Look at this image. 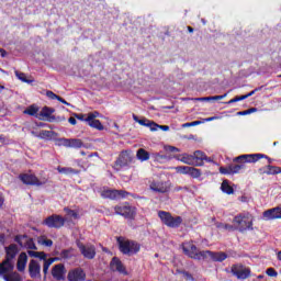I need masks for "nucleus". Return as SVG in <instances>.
<instances>
[{"label": "nucleus", "mask_w": 281, "mask_h": 281, "mask_svg": "<svg viewBox=\"0 0 281 281\" xmlns=\"http://www.w3.org/2000/svg\"><path fill=\"white\" fill-rule=\"evenodd\" d=\"M147 127H148L150 131L155 132V131H157V130L159 128V124L149 121V123L147 124Z\"/></svg>", "instance_id": "49"}, {"label": "nucleus", "mask_w": 281, "mask_h": 281, "mask_svg": "<svg viewBox=\"0 0 281 281\" xmlns=\"http://www.w3.org/2000/svg\"><path fill=\"white\" fill-rule=\"evenodd\" d=\"M170 181L154 180L149 183V189L153 192L166 194V192H170Z\"/></svg>", "instance_id": "7"}, {"label": "nucleus", "mask_w": 281, "mask_h": 281, "mask_svg": "<svg viewBox=\"0 0 281 281\" xmlns=\"http://www.w3.org/2000/svg\"><path fill=\"white\" fill-rule=\"evenodd\" d=\"M241 100H247V97L240 95V97H235L234 99H231L227 104H234V102H241Z\"/></svg>", "instance_id": "45"}, {"label": "nucleus", "mask_w": 281, "mask_h": 281, "mask_svg": "<svg viewBox=\"0 0 281 281\" xmlns=\"http://www.w3.org/2000/svg\"><path fill=\"white\" fill-rule=\"evenodd\" d=\"M4 202H5V199L3 198V194L0 193V207L3 206Z\"/></svg>", "instance_id": "60"}, {"label": "nucleus", "mask_w": 281, "mask_h": 281, "mask_svg": "<svg viewBox=\"0 0 281 281\" xmlns=\"http://www.w3.org/2000/svg\"><path fill=\"white\" fill-rule=\"evenodd\" d=\"M128 193L126 191H117V190H110L103 189L101 191V196L103 199H126Z\"/></svg>", "instance_id": "14"}, {"label": "nucleus", "mask_w": 281, "mask_h": 281, "mask_svg": "<svg viewBox=\"0 0 281 281\" xmlns=\"http://www.w3.org/2000/svg\"><path fill=\"white\" fill-rule=\"evenodd\" d=\"M111 271H116L117 273H121L122 276H127L128 271H126V267H124V263L120 261L117 257H114L110 263Z\"/></svg>", "instance_id": "18"}, {"label": "nucleus", "mask_w": 281, "mask_h": 281, "mask_svg": "<svg viewBox=\"0 0 281 281\" xmlns=\"http://www.w3.org/2000/svg\"><path fill=\"white\" fill-rule=\"evenodd\" d=\"M190 256L195 260H213L214 262H223V260H227V255L225 252H213L210 250H204L201 254L191 252Z\"/></svg>", "instance_id": "3"}, {"label": "nucleus", "mask_w": 281, "mask_h": 281, "mask_svg": "<svg viewBox=\"0 0 281 281\" xmlns=\"http://www.w3.org/2000/svg\"><path fill=\"white\" fill-rule=\"evenodd\" d=\"M158 216L164 225H167V227H179L181 223H183V220L181 216L173 217L172 214L166 211H159Z\"/></svg>", "instance_id": "4"}, {"label": "nucleus", "mask_w": 281, "mask_h": 281, "mask_svg": "<svg viewBox=\"0 0 281 281\" xmlns=\"http://www.w3.org/2000/svg\"><path fill=\"white\" fill-rule=\"evenodd\" d=\"M267 276H269L270 278H276L278 276V272L273 269V268H269L266 271Z\"/></svg>", "instance_id": "51"}, {"label": "nucleus", "mask_w": 281, "mask_h": 281, "mask_svg": "<svg viewBox=\"0 0 281 281\" xmlns=\"http://www.w3.org/2000/svg\"><path fill=\"white\" fill-rule=\"evenodd\" d=\"M46 95H47V98H49L50 100H58V98H60V97H58L56 93H54L53 91H47V92H46Z\"/></svg>", "instance_id": "52"}, {"label": "nucleus", "mask_w": 281, "mask_h": 281, "mask_svg": "<svg viewBox=\"0 0 281 281\" xmlns=\"http://www.w3.org/2000/svg\"><path fill=\"white\" fill-rule=\"evenodd\" d=\"M58 102H61V104H66V106H69V102H67L65 99L63 98H57Z\"/></svg>", "instance_id": "56"}, {"label": "nucleus", "mask_w": 281, "mask_h": 281, "mask_svg": "<svg viewBox=\"0 0 281 281\" xmlns=\"http://www.w3.org/2000/svg\"><path fill=\"white\" fill-rule=\"evenodd\" d=\"M19 178L25 186H45L47 183V179L40 180L32 173H22Z\"/></svg>", "instance_id": "8"}, {"label": "nucleus", "mask_w": 281, "mask_h": 281, "mask_svg": "<svg viewBox=\"0 0 281 281\" xmlns=\"http://www.w3.org/2000/svg\"><path fill=\"white\" fill-rule=\"evenodd\" d=\"M83 143L78 138H69L68 148H82Z\"/></svg>", "instance_id": "34"}, {"label": "nucleus", "mask_w": 281, "mask_h": 281, "mask_svg": "<svg viewBox=\"0 0 281 281\" xmlns=\"http://www.w3.org/2000/svg\"><path fill=\"white\" fill-rule=\"evenodd\" d=\"M165 150H167V153H179V148L173 146H167L165 147Z\"/></svg>", "instance_id": "53"}, {"label": "nucleus", "mask_w": 281, "mask_h": 281, "mask_svg": "<svg viewBox=\"0 0 281 281\" xmlns=\"http://www.w3.org/2000/svg\"><path fill=\"white\" fill-rule=\"evenodd\" d=\"M214 120H221V116H211V117L204 119L202 122L204 124V122H214Z\"/></svg>", "instance_id": "54"}, {"label": "nucleus", "mask_w": 281, "mask_h": 281, "mask_svg": "<svg viewBox=\"0 0 281 281\" xmlns=\"http://www.w3.org/2000/svg\"><path fill=\"white\" fill-rule=\"evenodd\" d=\"M65 273H67L65 265L58 263L52 269V276L55 280H65Z\"/></svg>", "instance_id": "20"}, {"label": "nucleus", "mask_w": 281, "mask_h": 281, "mask_svg": "<svg viewBox=\"0 0 281 281\" xmlns=\"http://www.w3.org/2000/svg\"><path fill=\"white\" fill-rule=\"evenodd\" d=\"M244 168H245V165L231 166V170L233 175H238V172H240Z\"/></svg>", "instance_id": "41"}, {"label": "nucleus", "mask_w": 281, "mask_h": 281, "mask_svg": "<svg viewBox=\"0 0 281 281\" xmlns=\"http://www.w3.org/2000/svg\"><path fill=\"white\" fill-rule=\"evenodd\" d=\"M75 117L77 120H80L81 122H87L88 126L91 128H95L97 131H104V125L98 120L100 117L99 112H91L88 114H75Z\"/></svg>", "instance_id": "2"}, {"label": "nucleus", "mask_w": 281, "mask_h": 281, "mask_svg": "<svg viewBox=\"0 0 281 281\" xmlns=\"http://www.w3.org/2000/svg\"><path fill=\"white\" fill-rule=\"evenodd\" d=\"M136 157L138 161H148L150 159V154H148L146 149L140 148L137 150Z\"/></svg>", "instance_id": "27"}, {"label": "nucleus", "mask_w": 281, "mask_h": 281, "mask_svg": "<svg viewBox=\"0 0 281 281\" xmlns=\"http://www.w3.org/2000/svg\"><path fill=\"white\" fill-rule=\"evenodd\" d=\"M4 281H23L19 272H11L8 277L4 278Z\"/></svg>", "instance_id": "36"}, {"label": "nucleus", "mask_w": 281, "mask_h": 281, "mask_svg": "<svg viewBox=\"0 0 281 281\" xmlns=\"http://www.w3.org/2000/svg\"><path fill=\"white\" fill-rule=\"evenodd\" d=\"M134 122H137V124H140V126H148V123L150 122L148 119H140L137 117V115L133 114Z\"/></svg>", "instance_id": "39"}, {"label": "nucleus", "mask_w": 281, "mask_h": 281, "mask_svg": "<svg viewBox=\"0 0 281 281\" xmlns=\"http://www.w3.org/2000/svg\"><path fill=\"white\" fill-rule=\"evenodd\" d=\"M43 225L58 229L65 225V218L60 215H50L44 220Z\"/></svg>", "instance_id": "9"}, {"label": "nucleus", "mask_w": 281, "mask_h": 281, "mask_svg": "<svg viewBox=\"0 0 281 281\" xmlns=\"http://www.w3.org/2000/svg\"><path fill=\"white\" fill-rule=\"evenodd\" d=\"M233 224L239 232H247V229H254V215L250 213H240L235 216Z\"/></svg>", "instance_id": "1"}, {"label": "nucleus", "mask_w": 281, "mask_h": 281, "mask_svg": "<svg viewBox=\"0 0 281 281\" xmlns=\"http://www.w3.org/2000/svg\"><path fill=\"white\" fill-rule=\"evenodd\" d=\"M56 146H65L66 148H69V138H58L56 140Z\"/></svg>", "instance_id": "40"}, {"label": "nucleus", "mask_w": 281, "mask_h": 281, "mask_svg": "<svg viewBox=\"0 0 281 281\" xmlns=\"http://www.w3.org/2000/svg\"><path fill=\"white\" fill-rule=\"evenodd\" d=\"M15 240L21 245V247H26V249H33L36 251V244H34V239L27 237L26 235H20L15 237Z\"/></svg>", "instance_id": "16"}, {"label": "nucleus", "mask_w": 281, "mask_h": 281, "mask_svg": "<svg viewBox=\"0 0 281 281\" xmlns=\"http://www.w3.org/2000/svg\"><path fill=\"white\" fill-rule=\"evenodd\" d=\"M64 212H66L67 218H74L75 221L80 218V212L78 210H70V209H64Z\"/></svg>", "instance_id": "29"}, {"label": "nucleus", "mask_w": 281, "mask_h": 281, "mask_svg": "<svg viewBox=\"0 0 281 281\" xmlns=\"http://www.w3.org/2000/svg\"><path fill=\"white\" fill-rule=\"evenodd\" d=\"M205 159H207V156H205V154L201 150H196L193 154V161H195V164H199V161H205Z\"/></svg>", "instance_id": "33"}, {"label": "nucleus", "mask_w": 281, "mask_h": 281, "mask_svg": "<svg viewBox=\"0 0 281 281\" xmlns=\"http://www.w3.org/2000/svg\"><path fill=\"white\" fill-rule=\"evenodd\" d=\"M221 190L225 194H232L234 192V188H232V186H229V181H227V180H224L222 182Z\"/></svg>", "instance_id": "32"}, {"label": "nucleus", "mask_w": 281, "mask_h": 281, "mask_svg": "<svg viewBox=\"0 0 281 281\" xmlns=\"http://www.w3.org/2000/svg\"><path fill=\"white\" fill-rule=\"evenodd\" d=\"M177 159L182 164H187V166H201V164L194 161V156L190 154L179 155Z\"/></svg>", "instance_id": "22"}, {"label": "nucleus", "mask_w": 281, "mask_h": 281, "mask_svg": "<svg viewBox=\"0 0 281 281\" xmlns=\"http://www.w3.org/2000/svg\"><path fill=\"white\" fill-rule=\"evenodd\" d=\"M154 158H155V161H161V159H166V156H162L160 154H155Z\"/></svg>", "instance_id": "55"}, {"label": "nucleus", "mask_w": 281, "mask_h": 281, "mask_svg": "<svg viewBox=\"0 0 281 281\" xmlns=\"http://www.w3.org/2000/svg\"><path fill=\"white\" fill-rule=\"evenodd\" d=\"M263 218L266 221H273L276 218H281V207H274L266 211L263 213Z\"/></svg>", "instance_id": "21"}, {"label": "nucleus", "mask_w": 281, "mask_h": 281, "mask_svg": "<svg viewBox=\"0 0 281 281\" xmlns=\"http://www.w3.org/2000/svg\"><path fill=\"white\" fill-rule=\"evenodd\" d=\"M3 89H5V87H3V86H0V91H3Z\"/></svg>", "instance_id": "64"}, {"label": "nucleus", "mask_w": 281, "mask_h": 281, "mask_svg": "<svg viewBox=\"0 0 281 281\" xmlns=\"http://www.w3.org/2000/svg\"><path fill=\"white\" fill-rule=\"evenodd\" d=\"M27 254L31 258H38L40 260H44V266H43L44 276H47V272L49 271V267H52V265H54V262L58 260L57 258L47 259V255L44 251L29 250Z\"/></svg>", "instance_id": "5"}, {"label": "nucleus", "mask_w": 281, "mask_h": 281, "mask_svg": "<svg viewBox=\"0 0 281 281\" xmlns=\"http://www.w3.org/2000/svg\"><path fill=\"white\" fill-rule=\"evenodd\" d=\"M38 245H43V247H52L54 245V241L52 239H48L47 236L42 235L37 238Z\"/></svg>", "instance_id": "31"}, {"label": "nucleus", "mask_w": 281, "mask_h": 281, "mask_svg": "<svg viewBox=\"0 0 281 281\" xmlns=\"http://www.w3.org/2000/svg\"><path fill=\"white\" fill-rule=\"evenodd\" d=\"M13 272H14V262H12L10 259H4L0 263V278L4 280V278H8Z\"/></svg>", "instance_id": "13"}, {"label": "nucleus", "mask_w": 281, "mask_h": 281, "mask_svg": "<svg viewBox=\"0 0 281 281\" xmlns=\"http://www.w3.org/2000/svg\"><path fill=\"white\" fill-rule=\"evenodd\" d=\"M24 115H38V108L36 105H30L27 110H24Z\"/></svg>", "instance_id": "35"}, {"label": "nucleus", "mask_w": 281, "mask_h": 281, "mask_svg": "<svg viewBox=\"0 0 281 281\" xmlns=\"http://www.w3.org/2000/svg\"><path fill=\"white\" fill-rule=\"evenodd\" d=\"M158 128L161 131H170V127L168 125H158Z\"/></svg>", "instance_id": "58"}, {"label": "nucleus", "mask_w": 281, "mask_h": 281, "mask_svg": "<svg viewBox=\"0 0 281 281\" xmlns=\"http://www.w3.org/2000/svg\"><path fill=\"white\" fill-rule=\"evenodd\" d=\"M57 170H58V172H59L60 175H71V173L76 172V171H75L74 169H71V168H61V167H58Z\"/></svg>", "instance_id": "42"}, {"label": "nucleus", "mask_w": 281, "mask_h": 281, "mask_svg": "<svg viewBox=\"0 0 281 281\" xmlns=\"http://www.w3.org/2000/svg\"><path fill=\"white\" fill-rule=\"evenodd\" d=\"M232 273L238 278V280H246V278L250 276L251 270L243 265H235L232 267Z\"/></svg>", "instance_id": "12"}, {"label": "nucleus", "mask_w": 281, "mask_h": 281, "mask_svg": "<svg viewBox=\"0 0 281 281\" xmlns=\"http://www.w3.org/2000/svg\"><path fill=\"white\" fill-rule=\"evenodd\" d=\"M29 273H30V277L33 278V280L41 278V263L32 259L29 262Z\"/></svg>", "instance_id": "17"}, {"label": "nucleus", "mask_w": 281, "mask_h": 281, "mask_svg": "<svg viewBox=\"0 0 281 281\" xmlns=\"http://www.w3.org/2000/svg\"><path fill=\"white\" fill-rule=\"evenodd\" d=\"M195 100L198 102H212V100H218V99H216V95H214V97L196 98Z\"/></svg>", "instance_id": "44"}, {"label": "nucleus", "mask_w": 281, "mask_h": 281, "mask_svg": "<svg viewBox=\"0 0 281 281\" xmlns=\"http://www.w3.org/2000/svg\"><path fill=\"white\" fill-rule=\"evenodd\" d=\"M78 247L82 256L86 257L88 260H93V258H95V247L93 245L91 244L83 245L79 243Z\"/></svg>", "instance_id": "15"}, {"label": "nucleus", "mask_w": 281, "mask_h": 281, "mask_svg": "<svg viewBox=\"0 0 281 281\" xmlns=\"http://www.w3.org/2000/svg\"><path fill=\"white\" fill-rule=\"evenodd\" d=\"M220 172H221V175H233L232 173V167L231 166H228V167H221L220 168Z\"/></svg>", "instance_id": "47"}, {"label": "nucleus", "mask_w": 281, "mask_h": 281, "mask_svg": "<svg viewBox=\"0 0 281 281\" xmlns=\"http://www.w3.org/2000/svg\"><path fill=\"white\" fill-rule=\"evenodd\" d=\"M38 137H40V139L52 140V139H56V137H58V135L56 134V132L42 131V132H40Z\"/></svg>", "instance_id": "26"}, {"label": "nucleus", "mask_w": 281, "mask_h": 281, "mask_svg": "<svg viewBox=\"0 0 281 281\" xmlns=\"http://www.w3.org/2000/svg\"><path fill=\"white\" fill-rule=\"evenodd\" d=\"M175 170L178 175H190V167L189 166L175 167Z\"/></svg>", "instance_id": "38"}, {"label": "nucleus", "mask_w": 281, "mask_h": 281, "mask_svg": "<svg viewBox=\"0 0 281 281\" xmlns=\"http://www.w3.org/2000/svg\"><path fill=\"white\" fill-rule=\"evenodd\" d=\"M18 251H19V248L14 244L7 247V258H5V260H10L12 262V260L16 256Z\"/></svg>", "instance_id": "25"}, {"label": "nucleus", "mask_w": 281, "mask_h": 281, "mask_svg": "<svg viewBox=\"0 0 281 281\" xmlns=\"http://www.w3.org/2000/svg\"><path fill=\"white\" fill-rule=\"evenodd\" d=\"M68 122H69V124H71L72 126H76V124H77V121H76V119H74V117H69Z\"/></svg>", "instance_id": "59"}, {"label": "nucleus", "mask_w": 281, "mask_h": 281, "mask_svg": "<svg viewBox=\"0 0 281 281\" xmlns=\"http://www.w3.org/2000/svg\"><path fill=\"white\" fill-rule=\"evenodd\" d=\"M254 93H256V90H252L247 94H244V97L251 98V95H254Z\"/></svg>", "instance_id": "61"}, {"label": "nucleus", "mask_w": 281, "mask_h": 281, "mask_svg": "<svg viewBox=\"0 0 281 281\" xmlns=\"http://www.w3.org/2000/svg\"><path fill=\"white\" fill-rule=\"evenodd\" d=\"M182 249H183V254H186V256H189V258H193V260H195V259H194V257L191 256V254H201L202 252V251H199L196 249V246H194V244H192V243H184L182 245Z\"/></svg>", "instance_id": "23"}, {"label": "nucleus", "mask_w": 281, "mask_h": 281, "mask_svg": "<svg viewBox=\"0 0 281 281\" xmlns=\"http://www.w3.org/2000/svg\"><path fill=\"white\" fill-rule=\"evenodd\" d=\"M119 247L122 254H137L139 251V244L128 239L119 238Z\"/></svg>", "instance_id": "6"}, {"label": "nucleus", "mask_w": 281, "mask_h": 281, "mask_svg": "<svg viewBox=\"0 0 281 281\" xmlns=\"http://www.w3.org/2000/svg\"><path fill=\"white\" fill-rule=\"evenodd\" d=\"M15 76L18 79L21 80V82H25L26 85H32V82H34V79L27 78V75H25V72H20L15 70Z\"/></svg>", "instance_id": "28"}, {"label": "nucleus", "mask_w": 281, "mask_h": 281, "mask_svg": "<svg viewBox=\"0 0 281 281\" xmlns=\"http://www.w3.org/2000/svg\"><path fill=\"white\" fill-rule=\"evenodd\" d=\"M199 124H203L202 121H194V122H191V123H184L182 124V128H188L190 126H199Z\"/></svg>", "instance_id": "46"}, {"label": "nucleus", "mask_w": 281, "mask_h": 281, "mask_svg": "<svg viewBox=\"0 0 281 281\" xmlns=\"http://www.w3.org/2000/svg\"><path fill=\"white\" fill-rule=\"evenodd\" d=\"M18 271H25V268L27 267V254L22 252L20 254L18 258Z\"/></svg>", "instance_id": "24"}, {"label": "nucleus", "mask_w": 281, "mask_h": 281, "mask_svg": "<svg viewBox=\"0 0 281 281\" xmlns=\"http://www.w3.org/2000/svg\"><path fill=\"white\" fill-rule=\"evenodd\" d=\"M269 171H268V175H280L281 172H278V170H281V168L279 167H271L269 166Z\"/></svg>", "instance_id": "50"}, {"label": "nucleus", "mask_w": 281, "mask_h": 281, "mask_svg": "<svg viewBox=\"0 0 281 281\" xmlns=\"http://www.w3.org/2000/svg\"><path fill=\"white\" fill-rule=\"evenodd\" d=\"M0 54H1L2 58H5V56H8V53H7L4 49H2V50L0 52Z\"/></svg>", "instance_id": "62"}, {"label": "nucleus", "mask_w": 281, "mask_h": 281, "mask_svg": "<svg viewBox=\"0 0 281 281\" xmlns=\"http://www.w3.org/2000/svg\"><path fill=\"white\" fill-rule=\"evenodd\" d=\"M53 113L54 109L45 106L40 112V120H47Z\"/></svg>", "instance_id": "30"}, {"label": "nucleus", "mask_w": 281, "mask_h": 281, "mask_svg": "<svg viewBox=\"0 0 281 281\" xmlns=\"http://www.w3.org/2000/svg\"><path fill=\"white\" fill-rule=\"evenodd\" d=\"M277 258H278V260L281 261V250L278 252Z\"/></svg>", "instance_id": "63"}, {"label": "nucleus", "mask_w": 281, "mask_h": 281, "mask_svg": "<svg viewBox=\"0 0 281 281\" xmlns=\"http://www.w3.org/2000/svg\"><path fill=\"white\" fill-rule=\"evenodd\" d=\"M265 155L262 154H245L240 155L238 157H235L233 161L243 162V164H256V161H260V159H263Z\"/></svg>", "instance_id": "10"}, {"label": "nucleus", "mask_w": 281, "mask_h": 281, "mask_svg": "<svg viewBox=\"0 0 281 281\" xmlns=\"http://www.w3.org/2000/svg\"><path fill=\"white\" fill-rule=\"evenodd\" d=\"M115 214L120 216H125V218H134L137 214V209L128 205H119L114 207Z\"/></svg>", "instance_id": "11"}, {"label": "nucleus", "mask_w": 281, "mask_h": 281, "mask_svg": "<svg viewBox=\"0 0 281 281\" xmlns=\"http://www.w3.org/2000/svg\"><path fill=\"white\" fill-rule=\"evenodd\" d=\"M87 278L82 268L72 269L68 272V281H83Z\"/></svg>", "instance_id": "19"}, {"label": "nucleus", "mask_w": 281, "mask_h": 281, "mask_svg": "<svg viewBox=\"0 0 281 281\" xmlns=\"http://www.w3.org/2000/svg\"><path fill=\"white\" fill-rule=\"evenodd\" d=\"M202 172L200 171V169L194 168V167H190L189 168V177H192V179H199V177H201Z\"/></svg>", "instance_id": "37"}, {"label": "nucleus", "mask_w": 281, "mask_h": 281, "mask_svg": "<svg viewBox=\"0 0 281 281\" xmlns=\"http://www.w3.org/2000/svg\"><path fill=\"white\" fill-rule=\"evenodd\" d=\"M225 98H227V93H224L222 95H215L216 100H225Z\"/></svg>", "instance_id": "57"}, {"label": "nucleus", "mask_w": 281, "mask_h": 281, "mask_svg": "<svg viewBox=\"0 0 281 281\" xmlns=\"http://www.w3.org/2000/svg\"><path fill=\"white\" fill-rule=\"evenodd\" d=\"M180 273H181V277H182L184 280L194 281V278H193L192 274H190L189 272L182 271V272H180Z\"/></svg>", "instance_id": "48"}, {"label": "nucleus", "mask_w": 281, "mask_h": 281, "mask_svg": "<svg viewBox=\"0 0 281 281\" xmlns=\"http://www.w3.org/2000/svg\"><path fill=\"white\" fill-rule=\"evenodd\" d=\"M256 111H258V109L251 108L249 110L238 112L237 115H251V113H256Z\"/></svg>", "instance_id": "43"}]
</instances>
